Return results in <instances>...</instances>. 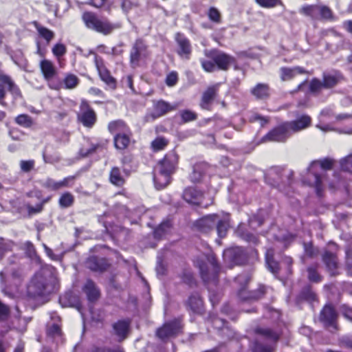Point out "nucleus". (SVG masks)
I'll use <instances>...</instances> for the list:
<instances>
[{
  "label": "nucleus",
  "mask_w": 352,
  "mask_h": 352,
  "mask_svg": "<svg viewBox=\"0 0 352 352\" xmlns=\"http://www.w3.org/2000/svg\"><path fill=\"white\" fill-rule=\"evenodd\" d=\"M55 282L54 269L51 266L43 267L32 277L28 294L32 298L44 296L53 290Z\"/></svg>",
  "instance_id": "obj_1"
},
{
  "label": "nucleus",
  "mask_w": 352,
  "mask_h": 352,
  "mask_svg": "<svg viewBox=\"0 0 352 352\" xmlns=\"http://www.w3.org/2000/svg\"><path fill=\"white\" fill-rule=\"evenodd\" d=\"M178 157L174 151L167 153L159 162L154 170L153 181L155 188L158 190L167 186L171 179V175L175 170Z\"/></svg>",
  "instance_id": "obj_2"
},
{
  "label": "nucleus",
  "mask_w": 352,
  "mask_h": 352,
  "mask_svg": "<svg viewBox=\"0 0 352 352\" xmlns=\"http://www.w3.org/2000/svg\"><path fill=\"white\" fill-rule=\"evenodd\" d=\"M204 252L200 258H197L195 261V263L199 268L201 278L205 283H208L210 280L216 282L219 269L217 263L208 246L206 247Z\"/></svg>",
  "instance_id": "obj_3"
},
{
  "label": "nucleus",
  "mask_w": 352,
  "mask_h": 352,
  "mask_svg": "<svg viewBox=\"0 0 352 352\" xmlns=\"http://www.w3.org/2000/svg\"><path fill=\"white\" fill-rule=\"evenodd\" d=\"M82 19L87 28L104 35H109L122 26L120 23H111L107 19L100 18L91 12L83 13Z\"/></svg>",
  "instance_id": "obj_4"
},
{
  "label": "nucleus",
  "mask_w": 352,
  "mask_h": 352,
  "mask_svg": "<svg viewBox=\"0 0 352 352\" xmlns=\"http://www.w3.org/2000/svg\"><path fill=\"white\" fill-rule=\"evenodd\" d=\"M334 160L331 158H324L320 160L312 162L307 168V177L303 179V182L309 186H314L318 194H320L322 184V177L318 173L319 168L324 170H331Z\"/></svg>",
  "instance_id": "obj_5"
},
{
  "label": "nucleus",
  "mask_w": 352,
  "mask_h": 352,
  "mask_svg": "<svg viewBox=\"0 0 352 352\" xmlns=\"http://www.w3.org/2000/svg\"><path fill=\"white\" fill-rule=\"evenodd\" d=\"M293 176H294V172L292 170L281 169L279 168H276L274 169L271 170L269 172L267 175L265 177V179L267 181H269L270 179L275 180L277 177V180L271 183V184L274 186H277V188H278V189L280 191L283 192L287 196L291 197V195H290L291 188L286 187V186L282 187V186L279 184V182L280 181L281 182H287L289 185H291L292 183Z\"/></svg>",
  "instance_id": "obj_6"
},
{
  "label": "nucleus",
  "mask_w": 352,
  "mask_h": 352,
  "mask_svg": "<svg viewBox=\"0 0 352 352\" xmlns=\"http://www.w3.org/2000/svg\"><path fill=\"white\" fill-rule=\"evenodd\" d=\"M291 135L292 134L287 126H286V123L284 122L269 131L265 136L262 138L261 142H283L286 141L291 136Z\"/></svg>",
  "instance_id": "obj_7"
},
{
  "label": "nucleus",
  "mask_w": 352,
  "mask_h": 352,
  "mask_svg": "<svg viewBox=\"0 0 352 352\" xmlns=\"http://www.w3.org/2000/svg\"><path fill=\"white\" fill-rule=\"evenodd\" d=\"M205 55L215 63L217 69L221 70H227L234 62L232 56L217 50H206Z\"/></svg>",
  "instance_id": "obj_8"
},
{
  "label": "nucleus",
  "mask_w": 352,
  "mask_h": 352,
  "mask_svg": "<svg viewBox=\"0 0 352 352\" xmlns=\"http://www.w3.org/2000/svg\"><path fill=\"white\" fill-rule=\"evenodd\" d=\"M78 120L86 127H92L96 121V115L87 101L83 100L80 105Z\"/></svg>",
  "instance_id": "obj_9"
},
{
  "label": "nucleus",
  "mask_w": 352,
  "mask_h": 352,
  "mask_svg": "<svg viewBox=\"0 0 352 352\" xmlns=\"http://www.w3.org/2000/svg\"><path fill=\"white\" fill-rule=\"evenodd\" d=\"M148 55L146 45L141 40H137L130 53V64L135 68L139 66L140 61Z\"/></svg>",
  "instance_id": "obj_10"
},
{
  "label": "nucleus",
  "mask_w": 352,
  "mask_h": 352,
  "mask_svg": "<svg viewBox=\"0 0 352 352\" xmlns=\"http://www.w3.org/2000/svg\"><path fill=\"white\" fill-rule=\"evenodd\" d=\"M182 328L180 320H174L171 322L165 323L163 327L157 331V336L162 340H165L170 338L177 336Z\"/></svg>",
  "instance_id": "obj_11"
},
{
  "label": "nucleus",
  "mask_w": 352,
  "mask_h": 352,
  "mask_svg": "<svg viewBox=\"0 0 352 352\" xmlns=\"http://www.w3.org/2000/svg\"><path fill=\"white\" fill-rule=\"evenodd\" d=\"M223 258L231 265H242L247 259L244 250L240 247L226 250L223 252Z\"/></svg>",
  "instance_id": "obj_12"
},
{
  "label": "nucleus",
  "mask_w": 352,
  "mask_h": 352,
  "mask_svg": "<svg viewBox=\"0 0 352 352\" xmlns=\"http://www.w3.org/2000/svg\"><path fill=\"white\" fill-rule=\"evenodd\" d=\"M23 279V272L21 268H12L10 274H8V270L0 272V282L2 285H18Z\"/></svg>",
  "instance_id": "obj_13"
},
{
  "label": "nucleus",
  "mask_w": 352,
  "mask_h": 352,
  "mask_svg": "<svg viewBox=\"0 0 352 352\" xmlns=\"http://www.w3.org/2000/svg\"><path fill=\"white\" fill-rule=\"evenodd\" d=\"M0 82L7 86L8 90L12 94L14 100H17L22 98L19 87L15 84L12 78L6 74L3 69L1 63H0Z\"/></svg>",
  "instance_id": "obj_14"
},
{
  "label": "nucleus",
  "mask_w": 352,
  "mask_h": 352,
  "mask_svg": "<svg viewBox=\"0 0 352 352\" xmlns=\"http://www.w3.org/2000/svg\"><path fill=\"white\" fill-rule=\"evenodd\" d=\"M94 63L100 79L109 87L115 89L116 87V81L115 78L110 74V72L104 67L102 58L97 55H95Z\"/></svg>",
  "instance_id": "obj_15"
},
{
  "label": "nucleus",
  "mask_w": 352,
  "mask_h": 352,
  "mask_svg": "<svg viewBox=\"0 0 352 352\" xmlns=\"http://www.w3.org/2000/svg\"><path fill=\"white\" fill-rule=\"evenodd\" d=\"M173 109L174 108L169 103L163 100L157 101L154 104L153 111L146 114L144 117V120L147 122H153L156 118L163 116Z\"/></svg>",
  "instance_id": "obj_16"
},
{
  "label": "nucleus",
  "mask_w": 352,
  "mask_h": 352,
  "mask_svg": "<svg viewBox=\"0 0 352 352\" xmlns=\"http://www.w3.org/2000/svg\"><path fill=\"white\" fill-rule=\"evenodd\" d=\"M337 314L334 308L329 305H325L320 314V320L327 328L336 329Z\"/></svg>",
  "instance_id": "obj_17"
},
{
  "label": "nucleus",
  "mask_w": 352,
  "mask_h": 352,
  "mask_svg": "<svg viewBox=\"0 0 352 352\" xmlns=\"http://www.w3.org/2000/svg\"><path fill=\"white\" fill-rule=\"evenodd\" d=\"M40 68L45 80L48 82L49 87L53 89H58V85L51 83V80L56 74V69L54 64L50 60L44 59L40 63Z\"/></svg>",
  "instance_id": "obj_18"
},
{
  "label": "nucleus",
  "mask_w": 352,
  "mask_h": 352,
  "mask_svg": "<svg viewBox=\"0 0 352 352\" xmlns=\"http://www.w3.org/2000/svg\"><path fill=\"white\" fill-rule=\"evenodd\" d=\"M60 321V318L56 316L54 321L49 322L47 326V339L56 344L63 342V333L60 326L58 322Z\"/></svg>",
  "instance_id": "obj_19"
},
{
  "label": "nucleus",
  "mask_w": 352,
  "mask_h": 352,
  "mask_svg": "<svg viewBox=\"0 0 352 352\" xmlns=\"http://www.w3.org/2000/svg\"><path fill=\"white\" fill-rule=\"evenodd\" d=\"M311 118L307 115H302L297 118L295 120L286 122L291 134L299 132L309 127L311 125Z\"/></svg>",
  "instance_id": "obj_20"
},
{
  "label": "nucleus",
  "mask_w": 352,
  "mask_h": 352,
  "mask_svg": "<svg viewBox=\"0 0 352 352\" xmlns=\"http://www.w3.org/2000/svg\"><path fill=\"white\" fill-rule=\"evenodd\" d=\"M112 333L119 341L126 339L129 333L130 320H120L112 325Z\"/></svg>",
  "instance_id": "obj_21"
},
{
  "label": "nucleus",
  "mask_w": 352,
  "mask_h": 352,
  "mask_svg": "<svg viewBox=\"0 0 352 352\" xmlns=\"http://www.w3.org/2000/svg\"><path fill=\"white\" fill-rule=\"evenodd\" d=\"M203 193L193 187L186 188L183 192V198L188 203L194 205H204Z\"/></svg>",
  "instance_id": "obj_22"
},
{
  "label": "nucleus",
  "mask_w": 352,
  "mask_h": 352,
  "mask_svg": "<svg viewBox=\"0 0 352 352\" xmlns=\"http://www.w3.org/2000/svg\"><path fill=\"white\" fill-rule=\"evenodd\" d=\"M74 176H69L61 181L56 182L51 178H47L43 183V186L50 190H58L63 188L71 186V183L74 180Z\"/></svg>",
  "instance_id": "obj_23"
},
{
  "label": "nucleus",
  "mask_w": 352,
  "mask_h": 352,
  "mask_svg": "<svg viewBox=\"0 0 352 352\" xmlns=\"http://www.w3.org/2000/svg\"><path fill=\"white\" fill-rule=\"evenodd\" d=\"M217 214H210L206 216L197 221V226L198 229L202 232H208L212 230L217 222Z\"/></svg>",
  "instance_id": "obj_24"
},
{
  "label": "nucleus",
  "mask_w": 352,
  "mask_h": 352,
  "mask_svg": "<svg viewBox=\"0 0 352 352\" xmlns=\"http://www.w3.org/2000/svg\"><path fill=\"white\" fill-rule=\"evenodd\" d=\"M176 41L179 46L178 54L183 58L188 59L192 51L190 41L179 33L176 35Z\"/></svg>",
  "instance_id": "obj_25"
},
{
  "label": "nucleus",
  "mask_w": 352,
  "mask_h": 352,
  "mask_svg": "<svg viewBox=\"0 0 352 352\" xmlns=\"http://www.w3.org/2000/svg\"><path fill=\"white\" fill-rule=\"evenodd\" d=\"M322 261L331 276H336L338 274V259L334 254L327 251L325 252L322 255Z\"/></svg>",
  "instance_id": "obj_26"
},
{
  "label": "nucleus",
  "mask_w": 352,
  "mask_h": 352,
  "mask_svg": "<svg viewBox=\"0 0 352 352\" xmlns=\"http://www.w3.org/2000/svg\"><path fill=\"white\" fill-rule=\"evenodd\" d=\"M220 83H217L207 88V89L203 93L201 98V106L203 109H207L208 105L211 103L213 99L215 98L218 91Z\"/></svg>",
  "instance_id": "obj_27"
},
{
  "label": "nucleus",
  "mask_w": 352,
  "mask_h": 352,
  "mask_svg": "<svg viewBox=\"0 0 352 352\" xmlns=\"http://www.w3.org/2000/svg\"><path fill=\"white\" fill-rule=\"evenodd\" d=\"M82 290L86 294L88 300L90 302H94L100 298V290L96 284L91 280H87L82 287Z\"/></svg>",
  "instance_id": "obj_28"
},
{
  "label": "nucleus",
  "mask_w": 352,
  "mask_h": 352,
  "mask_svg": "<svg viewBox=\"0 0 352 352\" xmlns=\"http://www.w3.org/2000/svg\"><path fill=\"white\" fill-rule=\"evenodd\" d=\"M208 165L205 163H198L193 166L192 171L189 175L190 180L193 182H199L205 175Z\"/></svg>",
  "instance_id": "obj_29"
},
{
  "label": "nucleus",
  "mask_w": 352,
  "mask_h": 352,
  "mask_svg": "<svg viewBox=\"0 0 352 352\" xmlns=\"http://www.w3.org/2000/svg\"><path fill=\"white\" fill-rule=\"evenodd\" d=\"M265 294V287L261 286L258 288V291L255 292H248L245 288H242L238 293L239 298L243 300H258L263 296Z\"/></svg>",
  "instance_id": "obj_30"
},
{
  "label": "nucleus",
  "mask_w": 352,
  "mask_h": 352,
  "mask_svg": "<svg viewBox=\"0 0 352 352\" xmlns=\"http://www.w3.org/2000/svg\"><path fill=\"white\" fill-rule=\"evenodd\" d=\"M342 74L337 71L323 75V87L329 89L336 86L342 80Z\"/></svg>",
  "instance_id": "obj_31"
},
{
  "label": "nucleus",
  "mask_w": 352,
  "mask_h": 352,
  "mask_svg": "<svg viewBox=\"0 0 352 352\" xmlns=\"http://www.w3.org/2000/svg\"><path fill=\"white\" fill-rule=\"evenodd\" d=\"M86 266L94 272H102L107 267L106 261L96 256L89 257L86 261Z\"/></svg>",
  "instance_id": "obj_32"
},
{
  "label": "nucleus",
  "mask_w": 352,
  "mask_h": 352,
  "mask_svg": "<svg viewBox=\"0 0 352 352\" xmlns=\"http://www.w3.org/2000/svg\"><path fill=\"white\" fill-rule=\"evenodd\" d=\"M108 129L111 133L114 134L115 135L117 134L129 133L130 131L129 128L122 120H118L109 122Z\"/></svg>",
  "instance_id": "obj_33"
},
{
  "label": "nucleus",
  "mask_w": 352,
  "mask_h": 352,
  "mask_svg": "<svg viewBox=\"0 0 352 352\" xmlns=\"http://www.w3.org/2000/svg\"><path fill=\"white\" fill-rule=\"evenodd\" d=\"M254 331L270 343L276 342L279 338V335L269 328L257 327Z\"/></svg>",
  "instance_id": "obj_34"
},
{
  "label": "nucleus",
  "mask_w": 352,
  "mask_h": 352,
  "mask_svg": "<svg viewBox=\"0 0 352 352\" xmlns=\"http://www.w3.org/2000/svg\"><path fill=\"white\" fill-rule=\"evenodd\" d=\"M251 93L257 99H266L270 96V88L267 84L258 83L251 90Z\"/></svg>",
  "instance_id": "obj_35"
},
{
  "label": "nucleus",
  "mask_w": 352,
  "mask_h": 352,
  "mask_svg": "<svg viewBox=\"0 0 352 352\" xmlns=\"http://www.w3.org/2000/svg\"><path fill=\"white\" fill-rule=\"evenodd\" d=\"M274 252L272 249L267 250L265 254V261L269 270L272 274L276 275L280 270V266L279 264L274 261Z\"/></svg>",
  "instance_id": "obj_36"
},
{
  "label": "nucleus",
  "mask_w": 352,
  "mask_h": 352,
  "mask_svg": "<svg viewBox=\"0 0 352 352\" xmlns=\"http://www.w3.org/2000/svg\"><path fill=\"white\" fill-rule=\"evenodd\" d=\"M40 37L44 38L49 43L54 37V33L50 29L41 25L37 21L32 23Z\"/></svg>",
  "instance_id": "obj_37"
},
{
  "label": "nucleus",
  "mask_w": 352,
  "mask_h": 352,
  "mask_svg": "<svg viewBox=\"0 0 352 352\" xmlns=\"http://www.w3.org/2000/svg\"><path fill=\"white\" fill-rule=\"evenodd\" d=\"M320 5H307L300 9V12L314 19H319Z\"/></svg>",
  "instance_id": "obj_38"
},
{
  "label": "nucleus",
  "mask_w": 352,
  "mask_h": 352,
  "mask_svg": "<svg viewBox=\"0 0 352 352\" xmlns=\"http://www.w3.org/2000/svg\"><path fill=\"white\" fill-rule=\"evenodd\" d=\"M131 133H124L122 134H117L114 136V145L118 149L126 148L130 141L129 135Z\"/></svg>",
  "instance_id": "obj_39"
},
{
  "label": "nucleus",
  "mask_w": 352,
  "mask_h": 352,
  "mask_svg": "<svg viewBox=\"0 0 352 352\" xmlns=\"http://www.w3.org/2000/svg\"><path fill=\"white\" fill-rule=\"evenodd\" d=\"M303 72L302 69L296 67L294 68L282 67L280 68V78L283 81L292 79L297 74Z\"/></svg>",
  "instance_id": "obj_40"
},
{
  "label": "nucleus",
  "mask_w": 352,
  "mask_h": 352,
  "mask_svg": "<svg viewBox=\"0 0 352 352\" xmlns=\"http://www.w3.org/2000/svg\"><path fill=\"white\" fill-rule=\"evenodd\" d=\"M109 179L111 184L117 186H122L125 182L124 177L121 175L119 168L113 167L109 174Z\"/></svg>",
  "instance_id": "obj_41"
},
{
  "label": "nucleus",
  "mask_w": 352,
  "mask_h": 352,
  "mask_svg": "<svg viewBox=\"0 0 352 352\" xmlns=\"http://www.w3.org/2000/svg\"><path fill=\"white\" fill-rule=\"evenodd\" d=\"M318 268V265H310L307 268V278L311 283H318L322 280V276L319 274Z\"/></svg>",
  "instance_id": "obj_42"
},
{
  "label": "nucleus",
  "mask_w": 352,
  "mask_h": 352,
  "mask_svg": "<svg viewBox=\"0 0 352 352\" xmlns=\"http://www.w3.org/2000/svg\"><path fill=\"white\" fill-rule=\"evenodd\" d=\"M172 227L170 220L163 221L154 231L155 238L160 239L168 233Z\"/></svg>",
  "instance_id": "obj_43"
},
{
  "label": "nucleus",
  "mask_w": 352,
  "mask_h": 352,
  "mask_svg": "<svg viewBox=\"0 0 352 352\" xmlns=\"http://www.w3.org/2000/svg\"><path fill=\"white\" fill-rule=\"evenodd\" d=\"M188 305L192 311L199 312L202 307V300L200 296L197 294L190 296Z\"/></svg>",
  "instance_id": "obj_44"
},
{
  "label": "nucleus",
  "mask_w": 352,
  "mask_h": 352,
  "mask_svg": "<svg viewBox=\"0 0 352 352\" xmlns=\"http://www.w3.org/2000/svg\"><path fill=\"white\" fill-rule=\"evenodd\" d=\"M236 234H238V236H239L241 238H242L243 239L245 240L248 242L253 243L254 244L257 243V237L254 234L249 232L245 231L243 225L242 224H240L237 228Z\"/></svg>",
  "instance_id": "obj_45"
},
{
  "label": "nucleus",
  "mask_w": 352,
  "mask_h": 352,
  "mask_svg": "<svg viewBox=\"0 0 352 352\" xmlns=\"http://www.w3.org/2000/svg\"><path fill=\"white\" fill-rule=\"evenodd\" d=\"M12 59L21 69L28 71V62L24 58L23 54L21 51L16 52L14 55H12Z\"/></svg>",
  "instance_id": "obj_46"
},
{
  "label": "nucleus",
  "mask_w": 352,
  "mask_h": 352,
  "mask_svg": "<svg viewBox=\"0 0 352 352\" xmlns=\"http://www.w3.org/2000/svg\"><path fill=\"white\" fill-rule=\"evenodd\" d=\"M14 246V243L12 241L0 238V261L7 252L12 250Z\"/></svg>",
  "instance_id": "obj_47"
},
{
  "label": "nucleus",
  "mask_w": 352,
  "mask_h": 352,
  "mask_svg": "<svg viewBox=\"0 0 352 352\" xmlns=\"http://www.w3.org/2000/svg\"><path fill=\"white\" fill-rule=\"evenodd\" d=\"M318 254V250L314 248L311 243H304V256L302 258V261L305 263V257L313 258L317 256Z\"/></svg>",
  "instance_id": "obj_48"
},
{
  "label": "nucleus",
  "mask_w": 352,
  "mask_h": 352,
  "mask_svg": "<svg viewBox=\"0 0 352 352\" xmlns=\"http://www.w3.org/2000/svg\"><path fill=\"white\" fill-rule=\"evenodd\" d=\"M74 202V197L70 192L63 193L58 200V204L61 208H69L73 205Z\"/></svg>",
  "instance_id": "obj_49"
},
{
  "label": "nucleus",
  "mask_w": 352,
  "mask_h": 352,
  "mask_svg": "<svg viewBox=\"0 0 352 352\" xmlns=\"http://www.w3.org/2000/svg\"><path fill=\"white\" fill-rule=\"evenodd\" d=\"M15 122L25 128H30L33 124L32 118L28 114H20L14 119Z\"/></svg>",
  "instance_id": "obj_50"
},
{
  "label": "nucleus",
  "mask_w": 352,
  "mask_h": 352,
  "mask_svg": "<svg viewBox=\"0 0 352 352\" xmlns=\"http://www.w3.org/2000/svg\"><path fill=\"white\" fill-rule=\"evenodd\" d=\"M217 231L220 238H223L226 235L228 229L229 228L228 221L226 220H221L217 216V222L216 224Z\"/></svg>",
  "instance_id": "obj_51"
},
{
  "label": "nucleus",
  "mask_w": 352,
  "mask_h": 352,
  "mask_svg": "<svg viewBox=\"0 0 352 352\" xmlns=\"http://www.w3.org/2000/svg\"><path fill=\"white\" fill-rule=\"evenodd\" d=\"M63 82L66 89H72L78 85L79 79L76 75L69 74L65 77Z\"/></svg>",
  "instance_id": "obj_52"
},
{
  "label": "nucleus",
  "mask_w": 352,
  "mask_h": 352,
  "mask_svg": "<svg viewBox=\"0 0 352 352\" xmlns=\"http://www.w3.org/2000/svg\"><path fill=\"white\" fill-rule=\"evenodd\" d=\"M340 168L343 171L352 174V153L340 160Z\"/></svg>",
  "instance_id": "obj_53"
},
{
  "label": "nucleus",
  "mask_w": 352,
  "mask_h": 352,
  "mask_svg": "<svg viewBox=\"0 0 352 352\" xmlns=\"http://www.w3.org/2000/svg\"><path fill=\"white\" fill-rule=\"evenodd\" d=\"M167 144L168 141L165 138L162 137L157 138L151 143L152 148L155 151H158L164 149Z\"/></svg>",
  "instance_id": "obj_54"
},
{
  "label": "nucleus",
  "mask_w": 352,
  "mask_h": 352,
  "mask_svg": "<svg viewBox=\"0 0 352 352\" xmlns=\"http://www.w3.org/2000/svg\"><path fill=\"white\" fill-rule=\"evenodd\" d=\"M333 17L332 12L329 8L326 6L320 5V12H319V19H331Z\"/></svg>",
  "instance_id": "obj_55"
},
{
  "label": "nucleus",
  "mask_w": 352,
  "mask_h": 352,
  "mask_svg": "<svg viewBox=\"0 0 352 352\" xmlns=\"http://www.w3.org/2000/svg\"><path fill=\"white\" fill-rule=\"evenodd\" d=\"M180 114L184 122L193 121L197 118L196 113L189 110L182 111Z\"/></svg>",
  "instance_id": "obj_56"
},
{
  "label": "nucleus",
  "mask_w": 352,
  "mask_h": 352,
  "mask_svg": "<svg viewBox=\"0 0 352 352\" xmlns=\"http://www.w3.org/2000/svg\"><path fill=\"white\" fill-rule=\"evenodd\" d=\"M203 69L207 72H212L217 69L215 63L212 60H201Z\"/></svg>",
  "instance_id": "obj_57"
},
{
  "label": "nucleus",
  "mask_w": 352,
  "mask_h": 352,
  "mask_svg": "<svg viewBox=\"0 0 352 352\" xmlns=\"http://www.w3.org/2000/svg\"><path fill=\"white\" fill-rule=\"evenodd\" d=\"M66 51V47L62 43H57L52 48L53 54L58 58L63 56Z\"/></svg>",
  "instance_id": "obj_58"
},
{
  "label": "nucleus",
  "mask_w": 352,
  "mask_h": 352,
  "mask_svg": "<svg viewBox=\"0 0 352 352\" xmlns=\"http://www.w3.org/2000/svg\"><path fill=\"white\" fill-rule=\"evenodd\" d=\"M209 19L215 23H220L221 14L215 8H210L208 13Z\"/></svg>",
  "instance_id": "obj_59"
},
{
  "label": "nucleus",
  "mask_w": 352,
  "mask_h": 352,
  "mask_svg": "<svg viewBox=\"0 0 352 352\" xmlns=\"http://www.w3.org/2000/svg\"><path fill=\"white\" fill-rule=\"evenodd\" d=\"M34 167V161L31 160H21L20 162V168L22 171L28 173Z\"/></svg>",
  "instance_id": "obj_60"
},
{
  "label": "nucleus",
  "mask_w": 352,
  "mask_h": 352,
  "mask_svg": "<svg viewBox=\"0 0 352 352\" xmlns=\"http://www.w3.org/2000/svg\"><path fill=\"white\" fill-rule=\"evenodd\" d=\"M23 249L28 257L33 258L36 256L35 248L31 242L26 241L23 245Z\"/></svg>",
  "instance_id": "obj_61"
},
{
  "label": "nucleus",
  "mask_w": 352,
  "mask_h": 352,
  "mask_svg": "<svg viewBox=\"0 0 352 352\" xmlns=\"http://www.w3.org/2000/svg\"><path fill=\"white\" fill-rule=\"evenodd\" d=\"M272 346L270 344L266 346L256 342L253 348V352H271Z\"/></svg>",
  "instance_id": "obj_62"
},
{
  "label": "nucleus",
  "mask_w": 352,
  "mask_h": 352,
  "mask_svg": "<svg viewBox=\"0 0 352 352\" xmlns=\"http://www.w3.org/2000/svg\"><path fill=\"white\" fill-rule=\"evenodd\" d=\"M346 267L349 275L352 276V251L346 250Z\"/></svg>",
  "instance_id": "obj_63"
},
{
  "label": "nucleus",
  "mask_w": 352,
  "mask_h": 352,
  "mask_svg": "<svg viewBox=\"0 0 352 352\" xmlns=\"http://www.w3.org/2000/svg\"><path fill=\"white\" fill-rule=\"evenodd\" d=\"M178 80L177 74L175 72H170L167 75L166 78V83L169 87H173L176 85Z\"/></svg>",
  "instance_id": "obj_64"
}]
</instances>
